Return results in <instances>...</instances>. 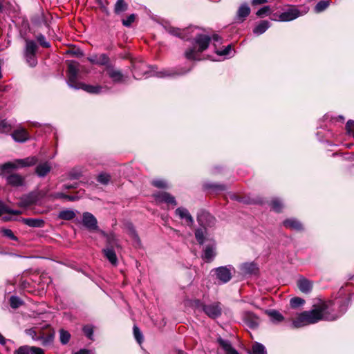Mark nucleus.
<instances>
[{
	"instance_id": "nucleus-26",
	"label": "nucleus",
	"mask_w": 354,
	"mask_h": 354,
	"mask_svg": "<svg viewBox=\"0 0 354 354\" xmlns=\"http://www.w3.org/2000/svg\"><path fill=\"white\" fill-rule=\"evenodd\" d=\"M283 225L293 230L301 231L303 230L302 224L295 218H288L283 222Z\"/></svg>"
},
{
	"instance_id": "nucleus-25",
	"label": "nucleus",
	"mask_w": 354,
	"mask_h": 354,
	"mask_svg": "<svg viewBox=\"0 0 354 354\" xmlns=\"http://www.w3.org/2000/svg\"><path fill=\"white\" fill-rule=\"evenodd\" d=\"M7 183L13 187H19L24 185V178L17 174L8 176L6 178Z\"/></svg>"
},
{
	"instance_id": "nucleus-58",
	"label": "nucleus",
	"mask_w": 354,
	"mask_h": 354,
	"mask_svg": "<svg viewBox=\"0 0 354 354\" xmlns=\"http://www.w3.org/2000/svg\"><path fill=\"white\" fill-rule=\"evenodd\" d=\"M31 354H44V351L38 347L30 346Z\"/></svg>"
},
{
	"instance_id": "nucleus-61",
	"label": "nucleus",
	"mask_w": 354,
	"mask_h": 354,
	"mask_svg": "<svg viewBox=\"0 0 354 354\" xmlns=\"http://www.w3.org/2000/svg\"><path fill=\"white\" fill-rule=\"evenodd\" d=\"M6 212L13 214V215H19V214H21V212L19 210H14V209H8L6 210Z\"/></svg>"
},
{
	"instance_id": "nucleus-29",
	"label": "nucleus",
	"mask_w": 354,
	"mask_h": 354,
	"mask_svg": "<svg viewBox=\"0 0 354 354\" xmlns=\"http://www.w3.org/2000/svg\"><path fill=\"white\" fill-rule=\"evenodd\" d=\"M38 161V159L35 156H30L24 159H17L16 162L18 165V167H30L35 165Z\"/></svg>"
},
{
	"instance_id": "nucleus-16",
	"label": "nucleus",
	"mask_w": 354,
	"mask_h": 354,
	"mask_svg": "<svg viewBox=\"0 0 354 354\" xmlns=\"http://www.w3.org/2000/svg\"><path fill=\"white\" fill-rule=\"evenodd\" d=\"M175 214L180 219L185 220L187 225L192 226L194 224V218L186 208L183 207H178L175 211Z\"/></svg>"
},
{
	"instance_id": "nucleus-43",
	"label": "nucleus",
	"mask_w": 354,
	"mask_h": 354,
	"mask_svg": "<svg viewBox=\"0 0 354 354\" xmlns=\"http://www.w3.org/2000/svg\"><path fill=\"white\" fill-rule=\"evenodd\" d=\"M205 187L214 191H223L225 189V186L224 185L215 183L206 184Z\"/></svg>"
},
{
	"instance_id": "nucleus-60",
	"label": "nucleus",
	"mask_w": 354,
	"mask_h": 354,
	"mask_svg": "<svg viewBox=\"0 0 354 354\" xmlns=\"http://www.w3.org/2000/svg\"><path fill=\"white\" fill-rule=\"evenodd\" d=\"M268 0H252L251 3L253 6H257L259 5L263 4L265 3H267Z\"/></svg>"
},
{
	"instance_id": "nucleus-36",
	"label": "nucleus",
	"mask_w": 354,
	"mask_h": 354,
	"mask_svg": "<svg viewBox=\"0 0 354 354\" xmlns=\"http://www.w3.org/2000/svg\"><path fill=\"white\" fill-rule=\"evenodd\" d=\"M250 354H267L265 346L258 342H255L252 347Z\"/></svg>"
},
{
	"instance_id": "nucleus-31",
	"label": "nucleus",
	"mask_w": 354,
	"mask_h": 354,
	"mask_svg": "<svg viewBox=\"0 0 354 354\" xmlns=\"http://www.w3.org/2000/svg\"><path fill=\"white\" fill-rule=\"evenodd\" d=\"M103 253L109 261L113 266L118 263V258L115 251L112 248H106L103 250Z\"/></svg>"
},
{
	"instance_id": "nucleus-1",
	"label": "nucleus",
	"mask_w": 354,
	"mask_h": 354,
	"mask_svg": "<svg viewBox=\"0 0 354 354\" xmlns=\"http://www.w3.org/2000/svg\"><path fill=\"white\" fill-rule=\"evenodd\" d=\"M330 303L323 302L311 310L300 313L297 318L292 322V326L300 328L317 323L320 320H335L339 315L330 313Z\"/></svg>"
},
{
	"instance_id": "nucleus-54",
	"label": "nucleus",
	"mask_w": 354,
	"mask_h": 354,
	"mask_svg": "<svg viewBox=\"0 0 354 354\" xmlns=\"http://www.w3.org/2000/svg\"><path fill=\"white\" fill-rule=\"evenodd\" d=\"M232 51L231 45L227 46L223 50H216V53L218 55L227 56L230 55Z\"/></svg>"
},
{
	"instance_id": "nucleus-2",
	"label": "nucleus",
	"mask_w": 354,
	"mask_h": 354,
	"mask_svg": "<svg viewBox=\"0 0 354 354\" xmlns=\"http://www.w3.org/2000/svg\"><path fill=\"white\" fill-rule=\"evenodd\" d=\"M26 335L35 341H40L41 344L47 346L51 344L54 339L55 333L50 326L46 324L44 326L34 327L25 330Z\"/></svg>"
},
{
	"instance_id": "nucleus-39",
	"label": "nucleus",
	"mask_w": 354,
	"mask_h": 354,
	"mask_svg": "<svg viewBox=\"0 0 354 354\" xmlns=\"http://www.w3.org/2000/svg\"><path fill=\"white\" fill-rule=\"evenodd\" d=\"M111 180V176L106 173H101L97 176V181L102 185H107Z\"/></svg>"
},
{
	"instance_id": "nucleus-56",
	"label": "nucleus",
	"mask_w": 354,
	"mask_h": 354,
	"mask_svg": "<svg viewBox=\"0 0 354 354\" xmlns=\"http://www.w3.org/2000/svg\"><path fill=\"white\" fill-rule=\"evenodd\" d=\"M270 8L269 6H264L260 8L256 13V15L259 17H263L264 15H267L270 12Z\"/></svg>"
},
{
	"instance_id": "nucleus-27",
	"label": "nucleus",
	"mask_w": 354,
	"mask_h": 354,
	"mask_svg": "<svg viewBox=\"0 0 354 354\" xmlns=\"http://www.w3.org/2000/svg\"><path fill=\"white\" fill-rule=\"evenodd\" d=\"M51 166L48 162L39 164L35 168V172L39 177H44L50 171Z\"/></svg>"
},
{
	"instance_id": "nucleus-42",
	"label": "nucleus",
	"mask_w": 354,
	"mask_h": 354,
	"mask_svg": "<svg viewBox=\"0 0 354 354\" xmlns=\"http://www.w3.org/2000/svg\"><path fill=\"white\" fill-rule=\"evenodd\" d=\"M71 338V335L68 331L64 330H60V342L63 344H66Z\"/></svg>"
},
{
	"instance_id": "nucleus-38",
	"label": "nucleus",
	"mask_w": 354,
	"mask_h": 354,
	"mask_svg": "<svg viewBox=\"0 0 354 354\" xmlns=\"http://www.w3.org/2000/svg\"><path fill=\"white\" fill-rule=\"evenodd\" d=\"M330 1L328 0L320 1L316 4L315 7V12L317 13L323 12L330 6Z\"/></svg>"
},
{
	"instance_id": "nucleus-15",
	"label": "nucleus",
	"mask_w": 354,
	"mask_h": 354,
	"mask_svg": "<svg viewBox=\"0 0 354 354\" xmlns=\"http://www.w3.org/2000/svg\"><path fill=\"white\" fill-rule=\"evenodd\" d=\"M106 71L109 77L114 83H120L123 82L124 76L120 70L115 68L110 64L109 66H107Z\"/></svg>"
},
{
	"instance_id": "nucleus-18",
	"label": "nucleus",
	"mask_w": 354,
	"mask_h": 354,
	"mask_svg": "<svg viewBox=\"0 0 354 354\" xmlns=\"http://www.w3.org/2000/svg\"><path fill=\"white\" fill-rule=\"evenodd\" d=\"M12 138L18 142H24L29 140L30 136L26 131V130L24 128H18L15 130L11 134Z\"/></svg>"
},
{
	"instance_id": "nucleus-24",
	"label": "nucleus",
	"mask_w": 354,
	"mask_h": 354,
	"mask_svg": "<svg viewBox=\"0 0 354 354\" xmlns=\"http://www.w3.org/2000/svg\"><path fill=\"white\" fill-rule=\"evenodd\" d=\"M215 244H209L205 246L203 258L207 262L212 261L216 256Z\"/></svg>"
},
{
	"instance_id": "nucleus-33",
	"label": "nucleus",
	"mask_w": 354,
	"mask_h": 354,
	"mask_svg": "<svg viewBox=\"0 0 354 354\" xmlns=\"http://www.w3.org/2000/svg\"><path fill=\"white\" fill-rule=\"evenodd\" d=\"M128 8V4L124 0H117L114 6V12L119 15L127 11Z\"/></svg>"
},
{
	"instance_id": "nucleus-55",
	"label": "nucleus",
	"mask_w": 354,
	"mask_h": 354,
	"mask_svg": "<svg viewBox=\"0 0 354 354\" xmlns=\"http://www.w3.org/2000/svg\"><path fill=\"white\" fill-rule=\"evenodd\" d=\"M347 132L354 136V121L349 120L346 125Z\"/></svg>"
},
{
	"instance_id": "nucleus-59",
	"label": "nucleus",
	"mask_w": 354,
	"mask_h": 354,
	"mask_svg": "<svg viewBox=\"0 0 354 354\" xmlns=\"http://www.w3.org/2000/svg\"><path fill=\"white\" fill-rule=\"evenodd\" d=\"M10 125L8 124L6 120H2L0 122V130L5 131L6 129H10Z\"/></svg>"
},
{
	"instance_id": "nucleus-8",
	"label": "nucleus",
	"mask_w": 354,
	"mask_h": 354,
	"mask_svg": "<svg viewBox=\"0 0 354 354\" xmlns=\"http://www.w3.org/2000/svg\"><path fill=\"white\" fill-rule=\"evenodd\" d=\"M306 12V10L301 11L297 8L292 6L279 15V20L281 21H290L304 15Z\"/></svg>"
},
{
	"instance_id": "nucleus-19",
	"label": "nucleus",
	"mask_w": 354,
	"mask_h": 354,
	"mask_svg": "<svg viewBox=\"0 0 354 354\" xmlns=\"http://www.w3.org/2000/svg\"><path fill=\"white\" fill-rule=\"evenodd\" d=\"M243 319L245 324L250 328H255L259 326V319L252 313L246 312L244 314Z\"/></svg>"
},
{
	"instance_id": "nucleus-13",
	"label": "nucleus",
	"mask_w": 354,
	"mask_h": 354,
	"mask_svg": "<svg viewBox=\"0 0 354 354\" xmlns=\"http://www.w3.org/2000/svg\"><path fill=\"white\" fill-rule=\"evenodd\" d=\"M214 218L205 211L202 210L198 213L197 221L201 226H211L214 223Z\"/></svg>"
},
{
	"instance_id": "nucleus-22",
	"label": "nucleus",
	"mask_w": 354,
	"mask_h": 354,
	"mask_svg": "<svg viewBox=\"0 0 354 354\" xmlns=\"http://www.w3.org/2000/svg\"><path fill=\"white\" fill-rule=\"evenodd\" d=\"M219 345L222 347L225 354H239L237 351L232 346L230 342L223 339L221 337L217 339Z\"/></svg>"
},
{
	"instance_id": "nucleus-44",
	"label": "nucleus",
	"mask_w": 354,
	"mask_h": 354,
	"mask_svg": "<svg viewBox=\"0 0 354 354\" xmlns=\"http://www.w3.org/2000/svg\"><path fill=\"white\" fill-rule=\"evenodd\" d=\"M22 304L21 300L16 296H12L10 298V304L12 308H17Z\"/></svg>"
},
{
	"instance_id": "nucleus-6",
	"label": "nucleus",
	"mask_w": 354,
	"mask_h": 354,
	"mask_svg": "<svg viewBox=\"0 0 354 354\" xmlns=\"http://www.w3.org/2000/svg\"><path fill=\"white\" fill-rule=\"evenodd\" d=\"M37 50V46L36 43L32 40H27L25 49V58L27 63L31 67H34L37 64L36 58V51Z\"/></svg>"
},
{
	"instance_id": "nucleus-17",
	"label": "nucleus",
	"mask_w": 354,
	"mask_h": 354,
	"mask_svg": "<svg viewBox=\"0 0 354 354\" xmlns=\"http://www.w3.org/2000/svg\"><path fill=\"white\" fill-rule=\"evenodd\" d=\"M37 201V195L35 193H30L20 198L19 205L22 207H26L36 203Z\"/></svg>"
},
{
	"instance_id": "nucleus-4",
	"label": "nucleus",
	"mask_w": 354,
	"mask_h": 354,
	"mask_svg": "<svg viewBox=\"0 0 354 354\" xmlns=\"http://www.w3.org/2000/svg\"><path fill=\"white\" fill-rule=\"evenodd\" d=\"M133 76L136 79H141L145 75H147L149 73H151V75H156L158 77H164L166 76L171 75V73H169L167 71H162L159 72H156L155 69L156 67L155 66H149L145 64L143 62H138L133 64Z\"/></svg>"
},
{
	"instance_id": "nucleus-32",
	"label": "nucleus",
	"mask_w": 354,
	"mask_h": 354,
	"mask_svg": "<svg viewBox=\"0 0 354 354\" xmlns=\"http://www.w3.org/2000/svg\"><path fill=\"white\" fill-rule=\"evenodd\" d=\"M270 27V22L264 20L261 21L253 30V32L256 35H261L264 33Z\"/></svg>"
},
{
	"instance_id": "nucleus-48",
	"label": "nucleus",
	"mask_w": 354,
	"mask_h": 354,
	"mask_svg": "<svg viewBox=\"0 0 354 354\" xmlns=\"http://www.w3.org/2000/svg\"><path fill=\"white\" fill-rule=\"evenodd\" d=\"M136 19V15L134 14H131L127 17V19H122V24L126 27H129L133 22H134Z\"/></svg>"
},
{
	"instance_id": "nucleus-7",
	"label": "nucleus",
	"mask_w": 354,
	"mask_h": 354,
	"mask_svg": "<svg viewBox=\"0 0 354 354\" xmlns=\"http://www.w3.org/2000/svg\"><path fill=\"white\" fill-rule=\"evenodd\" d=\"M78 64L76 62L70 61L68 64V85L74 88H78L77 77L78 75Z\"/></svg>"
},
{
	"instance_id": "nucleus-11",
	"label": "nucleus",
	"mask_w": 354,
	"mask_h": 354,
	"mask_svg": "<svg viewBox=\"0 0 354 354\" xmlns=\"http://www.w3.org/2000/svg\"><path fill=\"white\" fill-rule=\"evenodd\" d=\"M83 225L89 230H97V221L95 217L89 212H84L82 215Z\"/></svg>"
},
{
	"instance_id": "nucleus-62",
	"label": "nucleus",
	"mask_w": 354,
	"mask_h": 354,
	"mask_svg": "<svg viewBox=\"0 0 354 354\" xmlns=\"http://www.w3.org/2000/svg\"><path fill=\"white\" fill-rule=\"evenodd\" d=\"M7 339L0 333V344L5 345Z\"/></svg>"
},
{
	"instance_id": "nucleus-23",
	"label": "nucleus",
	"mask_w": 354,
	"mask_h": 354,
	"mask_svg": "<svg viewBox=\"0 0 354 354\" xmlns=\"http://www.w3.org/2000/svg\"><path fill=\"white\" fill-rule=\"evenodd\" d=\"M250 8L247 3L241 4L236 13V19L239 21L243 22L245 18L250 15Z\"/></svg>"
},
{
	"instance_id": "nucleus-9",
	"label": "nucleus",
	"mask_w": 354,
	"mask_h": 354,
	"mask_svg": "<svg viewBox=\"0 0 354 354\" xmlns=\"http://www.w3.org/2000/svg\"><path fill=\"white\" fill-rule=\"evenodd\" d=\"M153 196L156 203H165L167 204L172 205L173 206H176L177 205L175 197L168 192H158L153 194Z\"/></svg>"
},
{
	"instance_id": "nucleus-14",
	"label": "nucleus",
	"mask_w": 354,
	"mask_h": 354,
	"mask_svg": "<svg viewBox=\"0 0 354 354\" xmlns=\"http://www.w3.org/2000/svg\"><path fill=\"white\" fill-rule=\"evenodd\" d=\"M87 59L91 63H92L93 64H97V65H100V66H106V67H107V66L110 65L109 64V58L104 53L100 54V55L93 54V55H91L89 57H88Z\"/></svg>"
},
{
	"instance_id": "nucleus-21",
	"label": "nucleus",
	"mask_w": 354,
	"mask_h": 354,
	"mask_svg": "<svg viewBox=\"0 0 354 354\" xmlns=\"http://www.w3.org/2000/svg\"><path fill=\"white\" fill-rule=\"evenodd\" d=\"M297 286L303 293L308 294L312 290L313 283L306 278H300L297 281Z\"/></svg>"
},
{
	"instance_id": "nucleus-63",
	"label": "nucleus",
	"mask_w": 354,
	"mask_h": 354,
	"mask_svg": "<svg viewBox=\"0 0 354 354\" xmlns=\"http://www.w3.org/2000/svg\"><path fill=\"white\" fill-rule=\"evenodd\" d=\"M75 354H90V351L86 349H82Z\"/></svg>"
},
{
	"instance_id": "nucleus-45",
	"label": "nucleus",
	"mask_w": 354,
	"mask_h": 354,
	"mask_svg": "<svg viewBox=\"0 0 354 354\" xmlns=\"http://www.w3.org/2000/svg\"><path fill=\"white\" fill-rule=\"evenodd\" d=\"M133 335L137 342L140 344L142 342L143 336L140 330L136 326H133Z\"/></svg>"
},
{
	"instance_id": "nucleus-30",
	"label": "nucleus",
	"mask_w": 354,
	"mask_h": 354,
	"mask_svg": "<svg viewBox=\"0 0 354 354\" xmlns=\"http://www.w3.org/2000/svg\"><path fill=\"white\" fill-rule=\"evenodd\" d=\"M78 88L77 89H83L86 91L88 93H99L102 91V87L99 85L93 86V85H88L82 83H80L77 85Z\"/></svg>"
},
{
	"instance_id": "nucleus-57",
	"label": "nucleus",
	"mask_w": 354,
	"mask_h": 354,
	"mask_svg": "<svg viewBox=\"0 0 354 354\" xmlns=\"http://www.w3.org/2000/svg\"><path fill=\"white\" fill-rule=\"evenodd\" d=\"M129 234L130 236L134 239V240H136L138 241H139V237H138V235L137 234L136 230H134V228L131 226L129 227Z\"/></svg>"
},
{
	"instance_id": "nucleus-37",
	"label": "nucleus",
	"mask_w": 354,
	"mask_h": 354,
	"mask_svg": "<svg viewBox=\"0 0 354 354\" xmlns=\"http://www.w3.org/2000/svg\"><path fill=\"white\" fill-rule=\"evenodd\" d=\"M18 168V165L15 162H8L5 164L0 165V174H3V173L6 171L12 170L14 169Z\"/></svg>"
},
{
	"instance_id": "nucleus-52",
	"label": "nucleus",
	"mask_w": 354,
	"mask_h": 354,
	"mask_svg": "<svg viewBox=\"0 0 354 354\" xmlns=\"http://www.w3.org/2000/svg\"><path fill=\"white\" fill-rule=\"evenodd\" d=\"M37 41L39 42V44H41V46H42L43 47H45V48H48L50 47V44L49 42H48L46 40V37L41 35V34H39L37 36Z\"/></svg>"
},
{
	"instance_id": "nucleus-40",
	"label": "nucleus",
	"mask_w": 354,
	"mask_h": 354,
	"mask_svg": "<svg viewBox=\"0 0 354 354\" xmlns=\"http://www.w3.org/2000/svg\"><path fill=\"white\" fill-rule=\"evenodd\" d=\"M271 205H272V209L277 212H281V210L283 207V204L281 203L280 200H279L278 198L273 199L271 201Z\"/></svg>"
},
{
	"instance_id": "nucleus-64",
	"label": "nucleus",
	"mask_w": 354,
	"mask_h": 354,
	"mask_svg": "<svg viewBox=\"0 0 354 354\" xmlns=\"http://www.w3.org/2000/svg\"><path fill=\"white\" fill-rule=\"evenodd\" d=\"M212 39L215 41H219L221 40V37L218 35H214L212 36Z\"/></svg>"
},
{
	"instance_id": "nucleus-35",
	"label": "nucleus",
	"mask_w": 354,
	"mask_h": 354,
	"mask_svg": "<svg viewBox=\"0 0 354 354\" xmlns=\"http://www.w3.org/2000/svg\"><path fill=\"white\" fill-rule=\"evenodd\" d=\"M266 313L270 317L271 322L273 323H279L283 319V315L275 310H267Z\"/></svg>"
},
{
	"instance_id": "nucleus-34",
	"label": "nucleus",
	"mask_w": 354,
	"mask_h": 354,
	"mask_svg": "<svg viewBox=\"0 0 354 354\" xmlns=\"http://www.w3.org/2000/svg\"><path fill=\"white\" fill-rule=\"evenodd\" d=\"M76 216L75 211L72 209H64L59 212L58 218L62 220L70 221Z\"/></svg>"
},
{
	"instance_id": "nucleus-10",
	"label": "nucleus",
	"mask_w": 354,
	"mask_h": 354,
	"mask_svg": "<svg viewBox=\"0 0 354 354\" xmlns=\"http://www.w3.org/2000/svg\"><path fill=\"white\" fill-rule=\"evenodd\" d=\"M194 29V28L192 27L184 30H180L179 28H176L174 27H169L167 29V31L171 35H174L180 37L183 39L188 40L192 37V35H189L191 33V32L193 31Z\"/></svg>"
},
{
	"instance_id": "nucleus-47",
	"label": "nucleus",
	"mask_w": 354,
	"mask_h": 354,
	"mask_svg": "<svg viewBox=\"0 0 354 354\" xmlns=\"http://www.w3.org/2000/svg\"><path fill=\"white\" fill-rule=\"evenodd\" d=\"M83 331L85 334V335L89 339H93V328L92 326H89V325H87V326H85L84 328H83Z\"/></svg>"
},
{
	"instance_id": "nucleus-50",
	"label": "nucleus",
	"mask_w": 354,
	"mask_h": 354,
	"mask_svg": "<svg viewBox=\"0 0 354 354\" xmlns=\"http://www.w3.org/2000/svg\"><path fill=\"white\" fill-rule=\"evenodd\" d=\"M152 185L158 188H166L167 187L166 181L162 179L153 180Z\"/></svg>"
},
{
	"instance_id": "nucleus-51",
	"label": "nucleus",
	"mask_w": 354,
	"mask_h": 354,
	"mask_svg": "<svg viewBox=\"0 0 354 354\" xmlns=\"http://www.w3.org/2000/svg\"><path fill=\"white\" fill-rule=\"evenodd\" d=\"M1 232L3 234V236L8 237L10 239L13 240V241L17 240V238L16 237V236H15V234H13V232L11 230L3 228V229H2Z\"/></svg>"
},
{
	"instance_id": "nucleus-49",
	"label": "nucleus",
	"mask_w": 354,
	"mask_h": 354,
	"mask_svg": "<svg viewBox=\"0 0 354 354\" xmlns=\"http://www.w3.org/2000/svg\"><path fill=\"white\" fill-rule=\"evenodd\" d=\"M55 198H64L67 199L68 201H74L77 200V197L74 196H70L67 195L63 193H57L55 195Z\"/></svg>"
},
{
	"instance_id": "nucleus-5",
	"label": "nucleus",
	"mask_w": 354,
	"mask_h": 354,
	"mask_svg": "<svg viewBox=\"0 0 354 354\" xmlns=\"http://www.w3.org/2000/svg\"><path fill=\"white\" fill-rule=\"evenodd\" d=\"M211 272L214 274L220 283H227L229 282L233 274L235 273V268L232 265L220 266L212 270Z\"/></svg>"
},
{
	"instance_id": "nucleus-12",
	"label": "nucleus",
	"mask_w": 354,
	"mask_h": 354,
	"mask_svg": "<svg viewBox=\"0 0 354 354\" xmlns=\"http://www.w3.org/2000/svg\"><path fill=\"white\" fill-rule=\"evenodd\" d=\"M203 310L211 318H216L221 315V308L218 303L203 305Z\"/></svg>"
},
{
	"instance_id": "nucleus-3",
	"label": "nucleus",
	"mask_w": 354,
	"mask_h": 354,
	"mask_svg": "<svg viewBox=\"0 0 354 354\" xmlns=\"http://www.w3.org/2000/svg\"><path fill=\"white\" fill-rule=\"evenodd\" d=\"M211 41V37L206 35L196 34L193 47L185 51V57L188 59L199 60L198 54L205 50Z\"/></svg>"
},
{
	"instance_id": "nucleus-53",
	"label": "nucleus",
	"mask_w": 354,
	"mask_h": 354,
	"mask_svg": "<svg viewBox=\"0 0 354 354\" xmlns=\"http://www.w3.org/2000/svg\"><path fill=\"white\" fill-rule=\"evenodd\" d=\"M14 354H30V346H20L17 351H15Z\"/></svg>"
},
{
	"instance_id": "nucleus-20",
	"label": "nucleus",
	"mask_w": 354,
	"mask_h": 354,
	"mask_svg": "<svg viewBox=\"0 0 354 354\" xmlns=\"http://www.w3.org/2000/svg\"><path fill=\"white\" fill-rule=\"evenodd\" d=\"M240 270L243 274H255L258 272L257 265L253 262H246L240 266Z\"/></svg>"
},
{
	"instance_id": "nucleus-46",
	"label": "nucleus",
	"mask_w": 354,
	"mask_h": 354,
	"mask_svg": "<svg viewBox=\"0 0 354 354\" xmlns=\"http://www.w3.org/2000/svg\"><path fill=\"white\" fill-rule=\"evenodd\" d=\"M195 236L197 240V241L200 244H203L205 241V235H204V231L201 229H198L195 232Z\"/></svg>"
},
{
	"instance_id": "nucleus-41",
	"label": "nucleus",
	"mask_w": 354,
	"mask_h": 354,
	"mask_svg": "<svg viewBox=\"0 0 354 354\" xmlns=\"http://www.w3.org/2000/svg\"><path fill=\"white\" fill-rule=\"evenodd\" d=\"M305 303V301L300 297H293L290 299V304L292 308H297L302 306Z\"/></svg>"
},
{
	"instance_id": "nucleus-28",
	"label": "nucleus",
	"mask_w": 354,
	"mask_h": 354,
	"mask_svg": "<svg viewBox=\"0 0 354 354\" xmlns=\"http://www.w3.org/2000/svg\"><path fill=\"white\" fill-rule=\"evenodd\" d=\"M22 222L31 227H42L45 223L43 219L35 218H24Z\"/></svg>"
}]
</instances>
